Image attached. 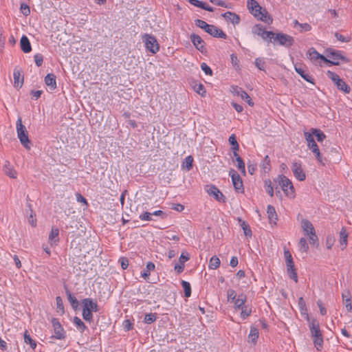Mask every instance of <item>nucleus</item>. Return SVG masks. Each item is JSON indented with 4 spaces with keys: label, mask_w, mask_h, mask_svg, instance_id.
Here are the masks:
<instances>
[{
    "label": "nucleus",
    "mask_w": 352,
    "mask_h": 352,
    "mask_svg": "<svg viewBox=\"0 0 352 352\" xmlns=\"http://www.w3.org/2000/svg\"><path fill=\"white\" fill-rule=\"evenodd\" d=\"M274 182L278 183L285 196L290 199L295 197V189L292 181L283 175H278Z\"/></svg>",
    "instance_id": "obj_1"
},
{
    "label": "nucleus",
    "mask_w": 352,
    "mask_h": 352,
    "mask_svg": "<svg viewBox=\"0 0 352 352\" xmlns=\"http://www.w3.org/2000/svg\"><path fill=\"white\" fill-rule=\"evenodd\" d=\"M301 227L304 234L309 237L310 244L313 246H318V238L313 224L307 219H302Z\"/></svg>",
    "instance_id": "obj_2"
},
{
    "label": "nucleus",
    "mask_w": 352,
    "mask_h": 352,
    "mask_svg": "<svg viewBox=\"0 0 352 352\" xmlns=\"http://www.w3.org/2000/svg\"><path fill=\"white\" fill-rule=\"evenodd\" d=\"M17 137L21 144L28 149L30 148V142L28 138V133L25 126L22 124L21 118H19L16 122Z\"/></svg>",
    "instance_id": "obj_3"
},
{
    "label": "nucleus",
    "mask_w": 352,
    "mask_h": 352,
    "mask_svg": "<svg viewBox=\"0 0 352 352\" xmlns=\"http://www.w3.org/2000/svg\"><path fill=\"white\" fill-rule=\"evenodd\" d=\"M142 40L144 42L146 50L151 53L156 54L159 51V44L155 36L145 34L142 36Z\"/></svg>",
    "instance_id": "obj_4"
},
{
    "label": "nucleus",
    "mask_w": 352,
    "mask_h": 352,
    "mask_svg": "<svg viewBox=\"0 0 352 352\" xmlns=\"http://www.w3.org/2000/svg\"><path fill=\"white\" fill-rule=\"evenodd\" d=\"M307 55L315 65L322 66L323 64L327 62V59L323 55L319 54L314 47L307 51Z\"/></svg>",
    "instance_id": "obj_5"
},
{
    "label": "nucleus",
    "mask_w": 352,
    "mask_h": 352,
    "mask_svg": "<svg viewBox=\"0 0 352 352\" xmlns=\"http://www.w3.org/2000/svg\"><path fill=\"white\" fill-rule=\"evenodd\" d=\"M229 175L231 177L235 191L238 193H243L244 192L243 181L238 173L235 170L231 169Z\"/></svg>",
    "instance_id": "obj_6"
},
{
    "label": "nucleus",
    "mask_w": 352,
    "mask_h": 352,
    "mask_svg": "<svg viewBox=\"0 0 352 352\" xmlns=\"http://www.w3.org/2000/svg\"><path fill=\"white\" fill-rule=\"evenodd\" d=\"M272 39L274 42L276 41L285 47H291L294 43V39L292 36L283 33L275 34Z\"/></svg>",
    "instance_id": "obj_7"
},
{
    "label": "nucleus",
    "mask_w": 352,
    "mask_h": 352,
    "mask_svg": "<svg viewBox=\"0 0 352 352\" xmlns=\"http://www.w3.org/2000/svg\"><path fill=\"white\" fill-rule=\"evenodd\" d=\"M252 34L261 36L263 39H269L270 41L275 34L271 31H267L262 25H256L252 28Z\"/></svg>",
    "instance_id": "obj_8"
},
{
    "label": "nucleus",
    "mask_w": 352,
    "mask_h": 352,
    "mask_svg": "<svg viewBox=\"0 0 352 352\" xmlns=\"http://www.w3.org/2000/svg\"><path fill=\"white\" fill-rule=\"evenodd\" d=\"M292 173L294 177L299 181H304L306 178V175L302 168V164L300 162H294L291 166Z\"/></svg>",
    "instance_id": "obj_9"
},
{
    "label": "nucleus",
    "mask_w": 352,
    "mask_h": 352,
    "mask_svg": "<svg viewBox=\"0 0 352 352\" xmlns=\"http://www.w3.org/2000/svg\"><path fill=\"white\" fill-rule=\"evenodd\" d=\"M52 327L54 328V335L52 338H54L58 340H62L65 338V331L62 327L58 319L53 318L52 320Z\"/></svg>",
    "instance_id": "obj_10"
},
{
    "label": "nucleus",
    "mask_w": 352,
    "mask_h": 352,
    "mask_svg": "<svg viewBox=\"0 0 352 352\" xmlns=\"http://www.w3.org/2000/svg\"><path fill=\"white\" fill-rule=\"evenodd\" d=\"M255 17L258 19L264 21L265 23H269L272 21V19L270 18L269 14L266 11L265 9L261 7V9H256L251 12Z\"/></svg>",
    "instance_id": "obj_11"
},
{
    "label": "nucleus",
    "mask_w": 352,
    "mask_h": 352,
    "mask_svg": "<svg viewBox=\"0 0 352 352\" xmlns=\"http://www.w3.org/2000/svg\"><path fill=\"white\" fill-rule=\"evenodd\" d=\"M59 230L58 228L52 227L48 236V243L51 247H56L59 243Z\"/></svg>",
    "instance_id": "obj_12"
},
{
    "label": "nucleus",
    "mask_w": 352,
    "mask_h": 352,
    "mask_svg": "<svg viewBox=\"0 0 352 352\" xmlns=\"http://www.w3.org/2000/svg\"><path fill=\"white\" fill-rule=\"evenodd\" d=\"M287 272L290 278L293 279L296 283L298 282V276L293 258L285 261Z\"/></svg>",
    "instance_id": "obj_13"
},
{
    "label": "nucleus",
    "mask_w": 352,
    "mask_h": 352,
    "mask_svg": "<svg viewBox=\"0 0 352 352\" xmlns=\"http://www.w3.org/2000/svg\"><path fill=\"white\" fill-rule=\"evenodd\" d=\"M206 32L214 37L221 38H226V34L221 29L213 25H208V28H207Z\"/></svg>",
    "instance_id": "obj_14"
},
{
    "label": "nucleus",
    "mask_w": 352,
    "mask_h": 352,
    "mask_svg": "<svg viewBox=\"0 0 352 352\" xmlns=\"http://www.w3.org/2000/svg\"><path fill=\"white\" fill-rule=\"evenodd\" d=\"M309 327L312 337H317L322 335L320 329L319 322L316 319L313 318L311 320H309Z\"/></svg>",
    "instance_id": "obj_15"
},
{
    "label": "nucleus",
    "mask_w": 352,
    "mask_h": 352,
    "mask_svg": "<svg viewBox=\"0 0 352 352\" xmlns=\"http://www.w3.org/2000/svg\"><path fill=\"white\" fill-rule=\"evenodd\" d=\"M295 71L307 82L314 84V78L305 71L301 65H294Z\"/></svg>",
    "instance_id": "obj_16"
},
{
    "label": "nucleus",
    "mask_w": 352,
    "mask_h": 352,
    "mask_svg": "<svg viewBox=\"0 0 352 352\" xmlns=\"http://www.w3.org/2000/svg\"><path fill=\"white\" fill-rule=\"evenodd\" d=\"M308 148L312 151L314 154L316 158L318 161V162L322 165L325 164L324 160L322 159L318 146L315 141L311 142L307 144Z\"/></svg>",
    "instance_id": "obj_17"
},
{
    "label": "nucleus",
    "mask_w": 352,
    "mask_h": 352,
    "mask_svg": "<svg viewBox=\"0 0 352 352\" xmlns=\"http://www.w3.org/2000/svg\"><path fill=\"white\" fill-rule=\"evenodd\" d=\"M247 301V296L244 294H240L237 296L235 300L232 302L234 304V309L235 311H239L243 306H245Z\"/></svg>",
    "instance_id": "obj_18"
},
{
    "label": "nucleus",
    "mask_w": 352,
    "mask_h": 352,
    "mask_svg": "<svg viewBox=\"0 0 352 352\" xmlns=\"http://www.w3.org/2000/svg\"><path fill=\"white\" fill-rule=\"evenodd\" d=\"M331 60H328L326 63H329L333 65H338L340 64V60H344V57L341 54L339 51H333L331 53Z\"/></svg>",
    "instance_id": "obj_19"
},
{
    "label": "nucleus",
    "mask_w": 352,
    "mask_h": 352,
    "mask_svg": "<svg viewBox=\"0 0 352 352\" xmlns=\"http://www.w3.org/2000/svg\"><path fill=\"white\" fill-rule=\"evenodd\" d=\"M82 307L91 310L92 311L96 312L98 311V306L96 302L94 301L91 298H85L82 300Z\"/></svg>",
    "instance_id": "obj_20"
},
{
    "label": "nucleus",
    "mask_w": 352,
    "mask_h": 352,
    "mask_svg": "<svg viewBox=\"0 0 352 352\" xmlns=\"http://www.w3.org/2000/svg\"><path fill=\"white\" fill-rule=\"evenodd\" d=\"M206 190L210 195L214 196L217 201H223V195L215 186H209Z\"/></svg>",
    "instance_id": "obj_21"
},
{
    "label": "nucleus",
    "mask_w": 352,
    "mask_h": 352,
    "mask_svg": "<svg viewBox=\"0 0 352 352\" xmlns=\"http://www.w3.org/2000/svg\"><path fill=\"white\" fill-rule=\"evenodd\" d=\"M56 78L54 74H48L45 77V82L50 90H54L56 88Z\"/></svg>",
    "instance_id": "obj_22"
},
{
    "label": "nucleus",
    "mask_w": 352,
    "mask_h": 352,
    "mask_svg": "<svg viewBox=\"0 0 352 352\" xmlns=\"http://www.w3.org/2000/svg\"><path fill=\"white\" fill-rule=\"evenodd\" d=\"M191 41L192 42L195 47L199 51L203 52L204 49V46L203 45L204 41L203 39L197 34H192L190 36Z\"/></svg>",
    "instance_id": "obj_23"
},
{
    "label": "nucleus",
    "mask_w": 352,
    "mask_h": 352,
    "mask_svg": "<svg viewBox=\"0 0 352 352\" xmlns=\"http://www.w3.org/2000/svg\"><path fill=\"white\" fill-rule=\"evenodd\" d=\"M223 17L233 25L238 24L240 22V17L235 13L227 12L222 14Z\"/></svg>",
    "instance_id": "obj_24"
},
{
    "label": "nucleus",
    "mask_w": 352,
    "mask_h": 352,
    "mask_svg": "<svg viewBox=\"0 0 352 352\" xmlns=\"http://www.w3.org/2000/svg\"><path fill=\"white\" fill-rule=\"evenodd\" d=\"M3 171L5 174L11 178H16L17 176L16 171L13 168V166L8 161H6L3 166Z\"/></svg>",
    "instance_id": "obj_25"
},
{
    "label": "nucleus",
    "mask_w": 352,
    "mask_h": 352,
    "mask_svg": "<svg viewBox=\"0 0 352 352\" xmlns=\"http://www.w3.org/2000/svg\"><path fill=\"white\" fill-rule=\"evenodd\" d=\"M20 45H21V50L24 53H29L32 50L30 41H29L28 38L25 35H23L21 38Z\"/></svg>",
    "instance_id": "obj_26"
},
{
    "label": "nucleus",
    "mask_w": 352,
    "mask_h": 352,
    "mask_svg": "<svg viewBox=\"0 0 352 352\" xmlns=\"http://www.w3.org/2000/svg\"><path fill=\"white\" fill-rule=\"evenodd\" d=\"M340 244L342 246V250L346 248L348 241V232L346 228H342L340 232Z\"/></svg>",
    "instance_id": "obj_27"
},
{
    "label": "nucleus",
    "mask_w": 352,
    "mask_h": 352,
    "mask_svg": "<svg viewBox=\"0 0 352 352\" xmlns=\"http://www.w3.org/2000/svg\"><path fill=\"white\" fill-rule=\"evenodd\" d=\"M267 213L270 223L276 224L278 218L274 207H273L271 205H269L267 208Z\"/></svg>",
    "instance_id": "obj_28"
},
{
    "label": "nucleus",
    "mask_w": 352,
    "mask_h": 352,
    "mask_svg": "<svg viewBox=\"0 0 352 352\" xmlns=\"http://www.w3.org/2000/svg\"><path fill=\"white\" fill-rule=\"evenodd\" d=\"M294 27L300 32H309L311 30V26L309 23H300L297 20L294 21Z\"/></svg>",
    "instance_id": "obj_29"
},
{
    "label": "nucleus",
    "mask_w": 352,
    "mask_h": 352,
    "mask_svg": "<svg viewBox=\"0 0 352 352\" xmlns=\"http://www.w3.org/2000/svg\"><path fill=\"white\" fill-rule=\"evenodd\" d=\"M155 264L153 262H148L146 263V268L144 269L143 271L141 272V276L144 279L146 280L147 278H148L151 274V272L155 270Z\"/></svg>",
    "instance_id": "obj_30"
},
{
    "label": "nucleus",
    "mask_w": 352,
    "mask_h": 352,
    "mask_svg": "<svg viewBox=\"0 0 352 352\" xmlns=\"http://www.w3.org/2000/svg\"><path fill=\"white\" fill-rule=\"evenodd\" d=\"M298 305L301 315L304 316L307 321H309V316L307 313L306 304L304 299L302 297H300L298 300Z\"/></svg>",
    "instance_id": "obj_31"
},
{
    "label": "nucleus",
    "mask_w": 352,
    "mask_h": 352,
    "mask_svg": "<svg viewBox=\"0 0 352 352\" xmlns=\"http://www.w3.org/2000/svg\"><path fill=\"white\" fill-rule=\"evenodd\" d=\"M298 250L302 253H307L309 250V245L305 238L302 237L300 239L298 243Z\"/></svg>",
    "instance_id": "obj_32"
},
{
    "label": "nucleus",
    "mask_w": 352,
    "mask_h": 352,
    "mask_svg": "<svg viewBox=\"0 0 352 352\" xmlns=\"http://www.w3.org/2000/svg\"><path fill=\"white\" fill-rule=\"evenodd\" d=\"M336 85L339 90L343 91L344 94H349L351 91L350 87L341 78L336 83Z\"/></svg>",
    "instance_id": "obj_33"
},
{
    "label": "nucleus",
    "mask_w": 352,
    "mask_h": 352,
    "mask_svg": "<svg viewBox=\"0 0 352 352\" xmlns=\"http://www.w3.org/2000/svg\"><path fill=\"white\" fill-rule=\"evenodd\" d=\"M258 338V329L255 327H251L248 336L249 341L255 343Z\"/></svg>",
    "instance_id": "obj_34"
},
{
    "label": "nucleus",
    "mask_w": 352,
    "mask_h": 352,
    "mask_svg": "<svg viewBox=\"0 0 352 352\" xmlns=\"http://www.w3.org/2000/svg\"><path fill=\"white\" fill-rule=\"evenodd\" d=\"M240 311H241L240 317L243 320H245L251 315L252 307L250 306H249L248 305H245V306H243V307H242L240 309Z\"/></svg>",
    "instance_id": "obj_35"
},
{
    "label": "nucleus",
    "mask_w": 352,
    "mask_h": 352,
    "mask_svg": "<svg viewBox=\"0 0 352 352\" xmlns=\"http://www.w3.org/2000/svg\"><path fill=\"white\" fill-rule=\"evenodd\" d=\"M73 322L81 333L84 332L85 330L87 329V327L85 326L84 322L78 317L75 316L74 318Z\"/></svg>",
    "instance_id": "obj_36"
},
{
    "label": "nucleus",
    "mask_w": 352,
    "mask_h": 352,
    "mask_svg": "<svg viewBox=\"0 0 352 352\" xmlns=\"http://www.w3.org/2000/svg\"><path fill=\"white\" fill-rule=\"evenodd\" d=\"M220 263V259L217 256H213L210 260L209 268L216 270L219 267Z\"/></svg>",
    "instance_id": "obj_37"
},
{
    "label": "nucleus",
    "mask_w": 352,
    "mask_h": 352,
    "mask_svg": "<svg viewBox=\"0 0 352 352\" xmlns=\"http://www.w3.org/2000/svg\"><path fill=\"white\" fill-rule=\"evenodd\" d=\"M311 131L312 132V134L316 137L317 140L319 142H322L326 138L325 134L320 129H311Z\"/></svg>",
    "instance_id": "obj_38"
},
{
    "label": "nucleus",
    "mask_w": 352,
    "mask_h": 352,
    "mask_svg": "<svg viewBox=\"0 0 352 352\" xmlns=\"http://www.w3.org/2000/svg\"><path fill=\"white\" fill-rule=\"evenodd\" d=\"M261 167L265 173L270 170V159L268 155H266L263 160Z\"/></svg>",
    "instance_id": "obj_39"
},
{
    "label": "nucleus",
    "mask_w": 352,
    "mask_h": 352,
    "mask_svg": "<svg viewBox=\"0 0 352 352\" xmlns=\"http://www.w3.org/2000/svg\"><path fill=\"white\" fill-rule=\"evenodd\" d=\"M24 342L30 344L32 349H34L36 347V342L32 339L28 331H25L24 333Z\"/></svg>",
    "instance_id": "obj_40"
},
{
    "label": "nucleus",
    "mask_w": 352,
    "mask_h": 352,
    "mask_svg": "<svg viewBox=\"0 0 352 352\" xmlns=\"http://www.w3.org/2000/svg\"><path fill=\"white\" fill-rule=\"evenodd\" d=\"M247 6L250 13L256 9H261V7L255 0H248Z\"/></svg>",
    "instance_id": "obj_41"
},
{
    "label": "nucleus",
    "mask_w": 352,
    "mask_h": 352,
    "mask_svg": "<svg viewBox=\"0 0 352 352\" xmlns=\"http://www.w3.org/2000/svg\"><path fill=\"white\" fill-rule=\"evenodd\" d=\"M182 286L184 289V296L186 298H188L191 295V287H190V284L186 281V280H182Z\"/></svg>",
    "instance_id": "obj_42"
},
{
    "label": "nucleus",
    "mask_w": 352,
    "mask_h": 352,
    "mask_svg": "<svg viewBox=\"0 0 352 352\" xmlns=\"http://www.w3.org/2000/svg\"><path fill=\"white\" fill-rule=\"evenodd\" d=\"M56 302L57 312L61 315L65 313V309L62 298L60 296H57L56 298Z\"/></svg>",
    "instance_id": "obj_43"
},
{
    "label": "nucleus",
    "mask_w": 352,
    "mask_h": 352,
    "mask_svg": "<svg viewBox=\"0 0 352 352\" xmlns=\"http://www.w3.org/2000/svg\"><path fill=\"white\" fill-rule=\"evenodd\" d=\"M239 221L241 222V227L243 230L244 234L246 236L251 237L252 231H251L250 228H249L248 224L245 221H241V219H239Z\"/></svg>",
    "instance_id": "obj_44"
},
{
    "label": "nucleus",
    "mask_w": 352,
    "mask_h": 352,
    "mask_svg": "<svg viewBox=\"0 0 352 352\" xmlns=\"http://www.w3.org/2000/svg\"><path fill=\"white\" fill-rule=\"evenodd\" d=\"M67 299L69 302H70L71 305L74 309H76L79 305L78 300L76 298L72 295L70 292L67 293Z\"/></svg>",
    "instance_id": "obj_45"
},
{
    "label": "nucleus",
    "mask_w": 352,
    "mask_h": 352,
    "mask_svg": "<svg viewBox=\"0 0 352 352\" xmlns=\"http://www.w3.org/2000/svg\"><path fill=\"white\" fill-rule=\"evenodd\" d=\"M229 143L232 145L233 151H239V145L236 141V138L234 134H232L228 139Z\"/></svg>",
    "instance_id": "obj_46"
},
{
    "label": "nucleus",
    "mask_w": 352,
    "mask_h": 352,
    "mask_svg": "<svg viewBox=\"0 0 352 352\" xmlns=\"http://www.w3.org/2000/svg\"><path fill=\"white\" fill-rule=\"evenodd\" d=\"M192 157L191 155L187 156L183 162L182 166L186 168L188 170H190L192 167Z\"/></svg>",
    "instance_id": "obj_47"
},
{
    "label": "nucleus",
    "mask_w": 352,
    "mask_h": 352,
    "mask_svg": "<svg viewBox=\"0 0 352 352\" xmlns=\"http://www.w3.org/2000/svg\"><path fill=\"white\" fill-rule=\"evenodd\" d=\"M13 76L15 86L21 87L23 84V79L21 78V74L19 71H14Z\"/></svg>",
    "instance_id": "obj_48"
},
{
    "label": "nucleus",
    "mask_w": 352,
    "mask_h": 352,
    "mask_svg": "<svg viewBox=\"0 0 352 352\" xmlns=\"http://www.w3.org/2000/svg\"><path fill=\"white\" fill-rule=\"evenodd\" d=\"M236 167L241 171L242 175H245V163L241 157L236 159Z\"/></svg>",
    "instance_id": "obj_49"
},
{
    "label": "nucleus",
    "mask_w": 352,
    "mask_h": 352,
    "mask_svg": "<svg viewBox=\"0 0 352 352\" xmlns=\"http://www.w3.org/2000/svg\"><path fill=\"white\" fill-rule=\"evenodd\" d=\"M92 311L86 309L82 307V317L83 319L88 322H91L93 320Z\"/></svg>",
    "instance_id": "obj_50"
},
{
    "label": "nucleus",
    "mask_w": 352,
    "mask_h": 352,
    "mask_svg": "<svg viewBox=\"0 0 352 352\" xmlns=\"http://www.w3.org/2000/svg\"><path fill=\"white\" fill-rule=\"evenodd\" d=\"M265 184V188L266 192L269 194L270 196L273 197L274 196V188L272 185V182L270 179L265 180L264 182Z\"/></svg>",
    "instance_id": "obj_51"
},
{
    "label": "nucleus",
    "mask_w": 352,
    "mask_h": 352,
    "mask_svg": "<svg viewBox=\"0 0 352 352\" xmlns=\"http://www.w3.org/2000/svg\"><path fill=\"white\" fill-rule=\"evenodd\" d=\"M314 339V343L315 346L316 347L317 350L320 351L322 348L323 340H322V336H318L317 337H312Z\"/></svg>",
    "instance_id": "obj_52"
},
{
    "label": "nucleus",
    "mask_w": 352,
    "mask_h": 352,
    "mask_svg": "<svg viewBox=\"0 0 352 352\" xmlns=\"http://www.w3.org/2000/svg\"><path fill=\"white\" fill-rule=\"evenodd\" d=\"M236 298V292L233 289H228L227 290V299L228 302H232Z\"/></svg>",
    "instance_id": "obj_53"
},
{
    "label": "nucleus",
    "mask_w": 352,
    "mask_h": 352,
    "mask_svg": "<svg viewBox=\"0 0 352 352\" xmlns=\"http://www.w3.org/2000/svg\"><path fill=\"white\" fill-rule=\"evenodd\" d=\"M244 90H243L241 87L236 86V85H232L230 87V92L234 95L236 96L241 97L242 94L243 93Z\"/></svg>",
    "instance_id": "obj_54"
},
{
    "label": "nucleus",
    "mask_w": 352,
    "mask_h": 352,
    "mask_svg": "<svg viewBox=\"0 0 352 352\" xmlns=\"http://www.w3.org/2000/svg\"><path fill=\"white\" fill-rule=\"evenodd\" d=\"M254 64L256 67L260 70H265V63L263 58H256L254 60Z\"/></svg>",
    "instance_id": "obj_55"
},
{
    "label": "nucleus",
    "mask_w": 352,
    "mask_h": 352,
    "mask_svg": "<svg viewBox=\"0 0 352 352\" xmlns=\"http://www.w3.org/2000/svg\"><path fill=\"white\" fill-rule=\"evenodd\" d=\"M156 319H157L156 314L151 313V314H148L145 315L144 321L146 324H151L153 322H155L156 320Z\"/></svg>",
    "instance_id": "obj_56"
},
{
    "label": "nucleus",
    "mask_w": 352,
    "mask_h": 352,
    "mask_svg": "<svg viewBox=\"0 0 352 352\" xmlns=\"http://www.w3.org/2000/svg\"><path fill=\"white\" fill-rule=\"evenodd\" d=\"M327 76L330 78L335 84L337 83L340 79V76L333 72L327 71Z\"/></svg>",
    "instance_id": "obj_57"
},
{
    "label": "nucleus",
    "mask_w": 352,
    "mask_h": 352,
    "mask_svg": "<svg viewBox=\"0 0 352 352\" xmlns=\"http://www.w3.org/2000/svg\"><path fill=\"white\" fill-rule=\"evenodd\" d=\"M334 237L333 236L329 234L326 237L325 244L327 249L330 250L332 248L333 244H334Z\"/></svg>",
    "instance_id": "obj_58"
},
{
    "label": "nucleus",
    "mask_w": 352,
    "mask_h": 352,
    "mask_svg": "<svg viewBox=\"0 0 352 352\" xmlns=\"http://www.w3.org/2000/svg\"><path fill=\"white\" fill-rule=\"evenodd\" d=\"M195 23L197 27L204 30L205 31L206 30L207 28H208L209 25L206 21L201 19H196L195 21Z\"/></svg>",
    "instance_id": "obj_59"
},
{
    "label": "nucleus",
    "mask_w": 352,
    "mask_h": 352,
    "mask_svg": "<svg viewBox=\"0 0 352 352\" xmlns=\"http://www.w3.org/2000/svg\"><path fill=\"white\" fill-rule=\"evenodd\" d=\"M241 98L244 100L250 107L254 106V102L250 96L245 91L241 96Z\"/></svg>",
    "instance_id": "obj_60"
},
{
    "label": "nucleus",
    "mask_w": 352,
    "mask_h": 352,
    "mask_svg": "<svg viewBox=\"0 0 352 352\" xmlns=\"http://www.w3.org/2000/svg\"><path fill=\"white\" fill-rule=\"evenodd\" d=\"M201 69L206 75L211 76L212 74L211 68L206 63H202L201 64Z\"/></svg>",
    "instance_id": "obj_61"
},
{
    "label": "nucleus",
    "mask_w": 352,
    "mask_h": 352,
    "mask_svg": "<svg viewBox=\"0 0 352 352\" xmlns=\"http://www.w3.org/2000/svg\"><path fill=\"white\" fill-rule=\"evenodd\" d=\"M152 217H153V215H152L151 212H145L141 214L140 215L139 218L142 221H152L153 220Z\"/></svg>",
    "instance_id": "obj_62"
},
{
    "label": "nucleus",
    "mask_w": 352,
    "mask_h": 352,
    "mask_svg": "<svg viewBox=\"0 0 352 352\" xmlns=\"http://www.w3.org/2000/svg\"><path fill=\"white\" fill-rule=\"evenodd\" d=\"M34 61H35L36 65L38 67L41 66L43 64V55L41 54H36L34 55Z\"/></svg>",
    "instance_id": "obj_63"
},
{
    "label": "nucleus",
    "mask_w": 352,
    "mask_h": 352,
    "mask_svg": "<svg viewBox=\"0 0 352 352\" xmlns=\"http://www.w3.org/2000/svg\"><path fill=\"white\" fill-rule=\"evenodd\" d=\"M21 12L25 15V16H28L30 14V8L29 6L25 4V3H21Z\"/></svg>",
    "instance_id": "obj_64"
}]
</instances>
